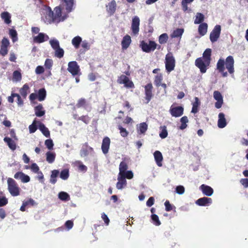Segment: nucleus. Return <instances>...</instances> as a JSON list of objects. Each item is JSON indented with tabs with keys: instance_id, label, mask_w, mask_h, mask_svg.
Segmentation results:
<instances>
[{
	"instance_id": "obj_31",
	"label": "nucleus",
	"mask_w": 248,
	"mask_h": 248,
	"mask_svg": "<svg viewBox=\"0 0 248 248\" xmlns=\"http://www.w3.org/2000/svg\"><path fill=\"white\" fill-rule=\"evenodd\" d=\"M0 16L2 19L4 20L6 24H9L11 23V16L8 12H3L1 13Z\"/></svg>"
},
{
	"instance_id": "obj_41",
	"label": "nucleus",
	"mask_w": 248,
	"mask_h": 248,
	"mask_svg": "<svg viewBox=\"0 0 248 248\" xmlns=\"http://www.w3.org/2000/svg\"><path fill=\"white\" fill-rule=\"evenodd\" d=\"M188 120L187 116H183L180 119V122L181 124L180 126V129L184 130L187 127L186 123H188Z\"/></svg>"
},
{
	"instance_id": "obj_40",
	"label": "nucleus",
	"mask_w": 248,
	"mask_h": 248,
	"mask_svg": "<svg viewBox=\"0 0 248 248\" xmlns=\"http://www.w3.org/2000/svg\"><path fill=\"white\" fill-rule=\"evenodd\" d=\"M225 61L223 59H219L217 64V69L219 72H223L225 70Z\"/></svg>"
},
{
	"instance_id": "obj_27",
	"label": "nucleus",
	"mask_w": 248,
	"mask_h": 248,
	"mask_svg": "<svg viewBox=\"0 0 248 248\" xmlns=\"http://www.w3.org/2000/svg\"><path fill=\"white\" fill-rule=\"evenodd\" d=\"M35 114L37 117H42L45 114V110L43 109L42 104H39L34 108Z\"/></svg>"
},
{
	"instance_id": "obj_16",
	"label": "nucleus",
	"mask_w": 248,
	"mask_h": 248,
	"mask_svg": "<svg viewBox=\"0 0 248 248\" xmlns=\"http://www.w3.org/2000/svg\"><path fill=\"white\" fill-rule=\"evenodd\" d=\"M45 22L50 24L52 22L57 21L55 16L54 13L51 10L50 7H48V10L46 12Z\"/></svg>"
},
{
	"instance_id": "obj_25",
	"label": "nucleus",
	"mask_w": 248,
	"mask_h": 248,
	"mask_svg": "<svg viewBox=\"0 0 248 248\" xmlns=\"http://www.w3.org/2000/svg\"><path fill=\"white\" fill-rule=\"evenodd\" d=\"M128 160L124 158L123 160L121 162L119 165V174H121L125 171L128 169Z\"/></svg>"
},
{
	"instance_id": "obj_35",
	"label": "nucleus",
	"mask_w": 248,
	"mask_h": 248,
	"mask_svg": "<svg viewBox=\"0 0 248 248\" xmlns=\"http://www.w3.org/2000/svg\"><path fill=\"white\" fill-rule=\"evenodd\" d=\"M211 49L210 48H207L203 52L202 57H200L203 60L208 61L211 62Z\"/></svg>"
},
{
	"instance_id": "obj_33",
	"label": "nucleus",
	"mask_w": 248,
	"mask_h": 248,
	"mask_svg": "<svg viewBox=\"0 0 248 248\" xmlns=\"http://www.w3.org/2000/svg\"><path fill=\"white\" fill-rule=\"evenodd\" d=\"M195 101L192 103V108L191 112L193 113H196L198 112L199 107L200 105V101L197 97H195Z\"/></svg>"
},
{
	"instance_id": "obj_47",
	"label": "nucleus",
	"mask_w": 248,
	"mask_h": 248,
	"mask_svg": "<svg viewBox=\"0 0 248 248\" xmlns=\"http://www.w3.org/2000/svg\"><path fill=\"white\" fill-rule=\"evenodd\" d=\"M160 128L161 129V132L159 133V136L161 139H165L168 136V131L167 127L165 125L160 126Z\"/></svg>"
},
{
	"instance_id": "obj_28",
	"label": "nucleus",
	"mask_w": 248,
	"mask_h": 248,
	"mask_svg": "<svg viewBox=\"0 0 248 248\" xmlns=\"http://www.w3.org/2000/svg\"><path fill=\"white\" fill-rule=\"evenodd\" d=\"M39 124V129L42 132L43 134L46 138H49L50 137V132L48 129L46 127L44 124L43 123L38 122Z\"/></svg>"
},
{
	"instance_id": "obj_48",
	"label": "nucleus",
	"mask_w": 248,
	"mask_h": 248,
	"mask_svg": "<svg viewBox=\"0 0 248 248\" xmlns=\"http://www.w3.org/2000/svg\"><path fill=\"white\" fill-rule=\"evenodd\" d=\"M163 80L162 75L160 74H158L155 77L154 83L156 86L159 87L160 86L161 82Z\"/></svg>"
},
{
	"instance_id": "obj_24",
	"label": "nucleus",
	"mask_w": 248,
	"mask_h": 248,
	"mask_svg": "<svg viewBox=\"0 0 248 248\" xmlns=\"http://www.w3.org/2000/svg\"><path fill=\"white\" fill-rule=\"evenodd\" d=\"M227 123L225 118V115L223 113H219L218 114V120L217 122L218 126L222 128L226 126Z\"/></svg>"
},
{
	"instance_id": "obj_29",
	"label": "nucleus",
	"mask_w": 248,
	"mask_h": 248,
	"mask_svg": "<svg viewBox=\"0 0 248 248\" xmlns=\"http://www.w3.org/2000/svg\"><path fill=\"white\" fill-rule=\"evenodd\" d=\"M208 29V25L206 23H202L199 26L198 32L201 36L204 35L207 31Z\"/></svg>"
},
{
	"instance_id": "obj_62",
	"label": "nucleus",
	"mask_w": 248,
	"mask_h": 248,
	"mask_svg": "<svg viewBox=\"0 0 248 248\" xmlns=\"http://www.w3.org/2000/svg\"><path fill=\"white\" fill-rule=\"evenodd\" d=\"M13 96H15L17 98V103L18 105L21 106L23 104V101L21 99V96L19 94L16 93H13Z\"/></svg>"
},
{
	"instance_id": "obj_30",
	"label": "nucleus",
	"mask_w": 248,
	"mask_h": 248,
	"mask_svg": "<svg viewBox=\"0 0 248 248\" xmlns=\"http://www.w3.org/2000/svg\"><path fill=\"white\" fill-rule=\"evenodd\" d=\"M30 92V87L27 84H25L20 89L19 93L21 96L26 98L28 93Z\"/></svg>"
},
{
	"instance_id": "obj_21",
	"label": "nucleus",
	"mask_w": 248,
	"mask_h": 248,
	"mask_svg": "<svg viewBox=\"0 0 248 248\" xmlns=\"http://www.w3.org/2000/svg\"><path fill=\"white\" fill-rule=\"evenodd\" d=\"M200 188L202 193L207 196H211L214 192L213 189L211 187L204 184L202 185Z\"/></svg>"
},
{
	"instance_id": "obj_63",
	"label": "nucleus",
	"mask_w": 248,
	"mask_h": 248,
	"mask_svg": "<svg viewBox=\"0 0 248 248\" xmlns=\"http://www.w3.org/2000/svg\"><path fill=\"white\" fill-rule=\"evenodd\" d=\"M164 205L165 206V210L167 212L170 211L172 210L173 206L170 203V202L169 201H166Z\"/></svg>"
},
{
	"instance_id": "obj_32",
	"label": "nucleus",
	"mask_w": 248,
	"mask_h": 248,
	"mask_svg": "<svg viewBox=\"0 0 248 248\" xmlns=\"http://www.w3.org/2000/svg\"><path fill=\"white\" fill-rule=\"evenodd\" d=\"M59 174V171L57 170H54L51 171L49 182L52 184H55L57 182V177Z\"/></svg>"
},
{
	"instance_id": "obj_44",
	"label": "nucleus",
	"mask_w": 248,
	"mask_h": 248,
	"mask_svg": "<svg viewBox=\"0 0 248 248\" xmlns=\"http://www.w3.org/2000/svg\"><path fill=\"white\" fill-rule=\"evenodd\" d=\"M148 125L146 123H142L140 124L139 127V133L140 134H145L147 130Z\"/></svg>"
},
{
	"instance_id": "obj_1",
	"label": "nucleus",
	"mask_w": 248,
	"mask_h": 248,
	"mask_svg": "<svg viewBox=\"0 0 248 248\" xmlns=\"http://www.w3.org/2000/svg\"><path fill=\"white\" fill-rule=\"evenodd\" d=\"M7 185L8 190L12 196L16 197L20 195L21 189L14 179L12 178H8Z\"/></svg>"
},
{
	"instance_id": "obj_64",
	"label": "nucleus",
	"mask_w": 248,
	"mask_h": 248,
	"mask_svg": "<svg viewBox=\"0 0 248 248\" xmlns=\"http://www.w3.org/2000/svg\"><path fill=\"white\" fill-rule=\"evenodd\" d=\"M9 45H10V43H9V40L7 38H6L4 37L2 39L1 46H3V47H6L8 48V47L9 46Z\"/></svg>"
},
{
	"instance_id": "obj_43",
	"label": "nucleus",
	"mask_w": 248,
	"mask_h": 248,
	"mask_svg": "<svg viewBox=\"0 0 248 248\" xmlns=\"http://www.w3.org/2000/svg\"><path fill=\"white\" fill-rule=\"evenodd\" d=\"M58 196L59 198L62 201H67L70 200L69 194L65 192H60Z\"/></svg>"
},
{
	"instance_id": "obj_10",
	"label": "nucleus",
	"mask_w": 248,
	"mask_h": 248,
	"mask_svg": "<svg viewBox=\"0 0 248 248\" xmlns=\"http://www.w3.org/2000/svg\"><path fill=\"white\" fill-rule=\"evenodd\" d=\"M234 59L232 56H229L226 59L225 64L230 74L234 73Z\"/></svg>"
},
{
	"instance_id": "obj_39",
	"label": "nucleus",
	"mask_w": 248,
	"mask_h": 248,
	"mask_svg": "<svg viewBox=\"0 0 248 248\" xmlns=\"http://www.w3.org/2000/svg\"><path fill=\"white\" fill-rule=\"evenodd\" d=\"M82 42V39L79 36H77L72 40V44L76 48H78L80 43Z\"/></svg>"
},
{
	"instance_id": "obj_17",
	"label": "nucleus",
	"mask_w": 248,
	"mask_h": 248,
	"mask_svg": "<svg viewBox=\"0 0 248 248\" xmlns=\"http://www.w3.org/2000/svg\"><path fill=\"white\" fill-rule=\"evenodd\" d=\"M212 202V200L210 198L202 197L198 199L195 203L196 204L201 206H208Z\"/></svg>"
},
{
	"instance_id": "obj_37",
	"label": "nucleus",
	"mask_w": 248,
	"mask_h": 248,
	"mask_svg": "<svg viewBox=\"0 0 248 248\" xmlns=\"http://www.w3.org/2000/svg\"><path fill=\"white\" fill-rule=\"evenodd\" d=\"M184 30L183 29H177L176 30L173 31L172 33L170 35V37L173 38H181L183 33H184Z\"/></svg>"
},
{
	"instance_id": "obj_53",
	"label": "nucleus",
	"mask_w": 248,
	"mask_h": 248,
	"mask_svg": "<svg viewBox=\"0 0 248 248\" xmlns=\"http://www.w3.org/2000/svg\"><path fill=\"white\" fill-rule=\"evenodd\" d=\"M120 175L124 176L125 179L127 178L128 179H131L133 177V173L131 170L125 171Z\"/></svg>"
},
{
	"instance_id": "obj_18",
	"label": "nucleus",
	"mask_w": 248,
	"mask_h": 248,
	"mask_svg": "<svg viewBox=\"0 0 248 248\" xmlns=\"http://www.w3.org/2000/svg\"><path fill=\"white\" fill-rule=\"evenodd\" d=\"M76 107L78 108H83L88 111H90L91 108L87 100L83 98H81L78 100L76 104Z\"/></svg>"
},
{
	"instance_id": "obj_51",
	"label": "nucleus",
	"mask_w": 248,
	"mask_h": 248,
	"mask_svg": "<svg viewBox=\"0 0 248 248\" xmlns=\"http://www.w3.org/2000/svg\"><path fill=\"white\" fill-rule=\"evenodd\" d=\"M49 43L52 47V48L54 50L58 49V48L60 47L59 42L56 39H52L50 40Z\"/></svg>"
},
{
	"instance_id": "obj_52",
	"label": "nucleus",
	"mask_w": 248,
	"mask_h": 248,
	"mask_svg": "<svg viewBox=\"0 0 248 248\" xmlns=\"http://www.w3.org/2000/svg\"><path fill=\"white\" fill-rule=\"evenodd\" d=\"M151 217L153 223L155 225L159 226L161 224V222L159 220V217L157 215L155 214H152Z\"/></svg>"
},
{
	"instance_id": "obj_11",
	"label": "nucleus",
	"mask_w": 248,
	"mask_h": 248,
	"mask_svg": "<svg viewBox=\"0 0 248 248\" xmlns=\"http://www.w3.org/2000/svg\"><path fill=\"white\" fill-rule=\"evenodd\" d=\"M61 6L65 9L67 12L69 13L73 10L75 0H60Z\"/></svg>"
},
{
	"instance_id": "obj_26",
	"label": "nucleus",
	"mask_w": 248,
	"mask_h": 248,
	"mask_svg": "<svg viewBox=\"0 0 248 248\" xmlns=\"http://www.w3.org/2000/svg\"><path fill=\"white\" fill-rule=\"evenodd\" d=\"M131 42V37L128 35L124 36L122 41V46L123 49L127 48Z\"/></svg>"
},
{
	"instance_id": "obj_6",
	"label": "nucleus",
	"mask_w": 248,
	"mask_h": 248,
	"mask_svg": "<svg viewBox=\"0 0 248 248\" xmlns=\"http://www.w3.org/2000/svg\"><path fill=\"white\" fill-rule=\"evenodd\" d=\"M221 32V26L217 25L210 34V40L212 43H214L218 40Z\"/></svg>"
},
{
	"instance_id": "obj_38",
	"label": "nucleus",
	"mask_w": 248,
	"mask_h": 248,
	"mask_svg": "<svg viewBox=\"0 0 248 248\" xmlns=\"http://www.w3.org/2000/svg\"><path fill=\"white\" fill-rule=\"evenodd\" d=\"M56 154L54 153L47 152L46 153V160L49 163H52L55 161Z\"/></svg>"
},
{
	"instance_id": "obj_23",
	"label": "nucleus",
	"mask_w": 248,
	"mask_h": 248,
	"mask_svg": "<svg viewBox=\"0 0 248 248\" xmlns=\"http://www.w3.org/2000/svg\"><path fill=\"white\" fill-rule=\"evenodd\" d=\"M118 181L116 184V187L117 189H122L126 186L127 182L125 179L124 178V176L118 174Z\"/></svg>"
},
{
	"instance_id": "obj_22",
	"label": "nucleus",
	"mask_w": 248,
	"mask_h": 248,
	"mask_svg": "<svg viewBox=\"0 0 248 248\" xmlns=\"http://www.w3.org/2000/svg\"><path fill=\"white\" fill-rule=\"evenodd\" d=\"M154 156L157 165L159 167L162 166L163 156L159 151H156L154 153Z\"/></svg>"
},
{
	"instance_id": "obj_13",
	"label": "nucleus",
	"mask_w": 248,
	"mask_h": 248,
	"mask_svg": "<svg viewBox=\"0 0 248 248\" xmlns=\"http://www.w3.org/2000/svg\"><path fill=\"white\" fill-rule=\"evenodd\" d=\"M140 18L137 16H134L132 19L131 30L134 34L136 35L139 32Z\"/></svg>"
},
{
	"instance_id": "obj_42",
	"label": "nucleus",
	"mask_w": 248,
	"mask_h": 248,
	"mask_svg": "<svg viewBox=\"0 0 248 248\" xmlns=\"http://www.w3.org/2000/svg\"><path fill=\"white\" fill-rule=\"evenodd\" d=\"M204 15L200 13H198L196 16V18L194 20V23L195 24H201L204 20Z\"/></svg>"
},
{
	"instance_id": "obj_7",
	"label": "nucleus",
	"mask_w": 248,
	"mask_h": 248,
	"mask_svg": "<svg viewBox=\"0 0 248 248\" xmlns=\"http://www.w3.org/2000/svg\"><path fill=\"white\" fill-rule=\"evenodd\" d=\"M67 70L73 76L78 75L80 71L79 66L76 61L70 62L68 63Z\"/></svg>"
},
{
	"instance_id": "obj_2",
	"label": "nucleus",
	"mask_w": 248,
	"mask_h": 248,
	"mask_svg": "<svg viewBox=\"0 0 248 248\" xmlns=\"http://www.w3.org/2000/svg\"><path fill=\"white\" fill-rule=\"evenodd\" d=\"M140 46L143 52L150 53L156 48L157 45L154 41L149 40V43H147L143 40L140 42Z\"/></svg>"
},
{
	"instance_id": "obj_55",
	"label": "nucleus",
	"mask_w": 248,
	"mask_h": 248,
	"mask_svg": "<svg viewBox=\"0 0 248 248\" xmlns=\"http://www.w3.org/2000/svg\"><path fill=\"white\" fill-rule=\"evenodd\" d=\"M90 118L88 115H83L78 117V120H80L86 124H88L90 123Z\"/></svg>"
},
{
	"instance_id": "obj_56",
	"label": "nucleus",
	"mask_w": 248,
	"mask_h": 248,
	"mask_svg": "<svg viewBox=\"0 0 248 248\" xmlns=\"http://www.w3.org/2000/svg\"><path fill=\"white\" fill-rule=\"evenodd\" d=\"M13 77L16 81H20L22 77L20 72L17 70L15 71L13 73Z\"/></svg>"
},
{
	"instance_id": "obj_60",
	"label": "nucleus",
	"mask_w": 248,
	"mask_h": 248,
	"mask_svg": "<svg viewBox=\"0 0 248 248\" xmlns=\"http://www.w3.org/2000/svg\"><path fill=\"white\" fill-rule=\"evenodd\" d=\"M29 128L31 133H34L36 131L37 128L36 125V121L35 120L33 122L32 124L29 126Z\"/></svg>"
},
{
	"instance_id": "obj_49",
	"label": "nucleus",
	"mask_w": 248,
	"mask_h": 248,
	"mask_svg": "<svg viewBox=\"0 0 248 248\" xmlns=\"http://www.w3.org/2000/svg\"><path fill=\"white\" fill-rule=\"evenodd\" d=\"M55 14L54 16L58 21H60V18L62 16V9L60 7H57L54 9Z\"/></svg>"
},
{
	"instance_id": "obj_59",
	"label": "nucleus",
	"mask_w": 248,
	"mask_h": 248,
	"mask_svg": "<svg viewBox=\"0 0 248 248\" xmlns=\"http://www.w3.org/2000/svg\"><path fill=\"white\" fill-rule=\"evenodd\" d=\"M53 65V61L51 59H47L45 62V66L46 68L50 69Z\"/></svg>"
},
{
	"instance_id": "obj_14",
	"label": "nucleus",
	"mask_w": 248,
	"mask_h": 248,
	"mask_svg": "<svg viewBox=\"0 0 248 248\" xmlns=\"http://www.w3.org/2000/svg\"><path fill=\"white\" fill-rule=\"evenodd\" d=\"M93 152V149L89 146L88 143H85L80 151V155L82 157L87 156L90 153Z\"/></svg>"
},
{
	"instance_id": "obj_8",
	"label": "nucleus",
	"mask_w": 248,
	"mask_h": 248,
	"mask_svg": "<svg viewBox=\"0 0 248 248\" xmlns=\"http://www.w3.org/2000/svg\"><path fill=\"white\" fill-rule=\"evenodd\" d=\"M118 82L120 84H124L127 88H133L134 87L133 82L129 80V78L124 75H122L118 79Z\"/></svg>"
},
{
	"instance_id": "obj_5",
	"label": "nucleus",
	"mask_w": 248,
	"mask_h": 248,
	"mask_svg": "<svg viewBox=\"0 0 248 248\" xmlns=\"http://www.w3.org/2000/svg\"><path fill=\"white\" fill-rule=\"evenodd\" d=\"M153 86L151 82L148 83L144 86V98L146 100V104H148L151 101L152 97H153Z\"/></svg>"
},
{
	"instance_id": "obj_50",
	"label": "nucleus",
	"mask_w": 248,
	"mask_h": 248,
	"mask_svg": "<svg viewBox=\"0 0 248 248\" xmlns=\"http://www.w3.org/2000/svg\"><path fill=\"white\" fill-rule=\"evenodd\" d=\"M55 50V56L58 58H61L63 57L64 55V50L62 48H61L60 47L58 48V49H54Z\"/></svg>"
},
{
	"instance_id": "obj_61",
	"label": "nucleus",
	"mask_w": 248,
	"mask_h": 248,
	"mask_svg": "<svg viewBox=\"0 0 248 248\" xmlns=\"http://www.w3.org/2000/svg\"><path fill=\"white\" fill-rule=\"evenodd\" d=\"M30 169L34 173H38V172L40 171L39 167L35 163H33L31 165V166H30Z\"/></svg>"
},
{
	"instance_id": "obj_19",
	"label": "nucleus",
	"mask_w": 248,
	"mask_h": 248,
	"mask_svg": "<svg viewBox=\"0 0 248 248\" xmlns=\"http://www.w3.org/2000/svg\"><path fill=\"white\" fill-rule=\"evenodd\" d=\"M116 5V2L115 0H111L108 5H106V10L110 16L113 15L115 12Z\"/></svg>"
},
{
	"instance_id": "obj_54",
	"label": "nucleus",
	"mask_w": 248,
	"mask_h": 248,
	"mask_svg": "<svg viewBox=\"0 0 248 248\" xmlns=\"http://www.w3.org/2000/svg\"><path fill=\"white\" fill-rule=\"evenodd\" d=\"M9 35L12 39L13 42H15L17 40V32L15 30L10 29L9 31Z\"/></svg>"
},
{
	"instance_id": "obj_46",
	"label": "nucleus",
	"mask_w": 248,
	"mask_h": 248,
	"mask_svg": "<svg viewBox=\"0 0 248 248\" xmlns=\"http://www.w3.org/2000/svg\"><path fill=\"white\" fill-rule=\"evenodd\" d=\"M168 38V34L164 33L159 36L158 41L160 44H164L167 43Z\"/></svg>"
},
{
	"instance_id": "obj_34",
	"label": "nucleus",
	"mask_w": 248,
	"mask_h": 248,
	"mask_svg": "<svg viewBox=\"0 0 248 248\" xmlns=\"http://www.w3.org/2000/svg\"><path fill=\"white\" fill-rule=\"evenodd\" d=\"M4 141L5 142L9 147L12 150H15L16 149V144L15 141L9 137H5L4 138Z\"/></svg>"
},
{
	"instance_id": "obj_58",
	"label": "nucleus",
	"mask_w": 248,
	"mask_h": 248,
	"mask_svg": "<svg viewBox=\"0 0 248 248\" xmlns=\"http://www.w3.org/2000/svg\"><path fill=\"white\" fill-rule=\"evenodd\" d=\"M119 129L120 130V134L123 137H126L128 136V132L125 128L121 126H119Z\"/></svg>"
},
{
	"instance_id": "obj_4",
	"label": "nucleus",
	"mask_w": 248,
	"mask_h": 248,
	"mask_svg": "<svg viewBox=\"0 0 248 248\" xmlns=\"http://www.w3.org/2000/svg\"><path fill=\"white\" fill-rule=\"evenodd\" d=\"M175 59L171 54H168L165 58V67L168 73L174 70L175 67Z\"/></svg>"
},
{
	"instance_id": "obj_20",
	"label": "nucleus",
	"mask_w": 248,
	"mask_h": 248,
	"mask_svg": "<svg viewBox=\"0 0 248 248\" xmlns=\"http://www.w3.org/2000/svg\"><path fill=\"white\" fill-rule=\"evenodd\" d=\"M49 39L48 35L44 33H39L38 35L33 37V42L36 43H42Z\"/></svg>"
},
{
	"instance_id": "obj_12",
	"label": "nucleus",
	"mask_w": 248,
	"mask_h": 248,
	"mask_svg": "<svg viewBox=\"0 0 248 248\" xmlns=\"http://www.w3.org/2000/svg\"><path fill=\"white\" fill-rule=\"evenodd\" d=\"M213 97L214 99L217 100L215 103V107L217 108H219L221 107L223 103V96L221 93L218 91H215L213 93Z\"/></svg>"
},
{
	"instance_id": "obj_45",
	"label": "nucleus",
	"mask_w": 248,
	"mask_h": 248,
	"mask_svg": "<svg viewBox=\"0 0 248 248\" xmlns=\"http://www.w3.org/2000/svg\"><path fill=\"white\" fill-rule=\"evenodd\" d=\"M60 176L62 180H67L69 177V170L68 169H64L62 170L60 173Z\"/></svg>"
},
{
	"instance_id": "obj_9",
	"label": "nucleus",
	"mask_w": 248,
	"mask_h": 248,
	"mask_svg": "<svg viewBox=\"0 0 248 248\" xmlns=\"http://www.w3.org/2000/svg\"><path fill=\"white\" fill-rule=\"evenodd\" d=\"M170 112L172 116L179 117L184 113V108L182 106L174 107L171 106L170 109Z\"/></svg>"
},
{
	"instance_id": "obj_15",
	"label": "nucleus",
	"mask_w": 248,
	"mask_h": 248,
	"mask_svg": "<svg viewBox=\"0 0 248 248\" xmlns=\"http://www.w3.org/2000/svg\"><path fill=\"white\" fill-rule=\"evenodd\" d=\"M110 144V140L108 137H105L102 140L101 149L104 154L108 153Z\"/></svg>"
},
{
	"instance_id": "obj_36",
	"label": "nucleus",
	"mask_w": 248,
	"mask_h": 248,
	"mask_svg": "<svg viewBox=\"0 0 248 248\" xmlns=\"http://www.w3.org/2000/svg\"><path fill=\"white\" fill-rule=\"evenodd\" d=\"M37 97L39 101H44L46 97V91L45 88H42L39 90Z\"/></svg>"
},
{
	"instance_id": "obj_57",
	"label": "nucleus",
	"mask_w": 248,
	"mask_h": 248,
	"mask_svg": "<svg viewBox=\"0 0 248 248\" xmlns=\"http://www.w3.org/2000/svg\"><path fill=\"white\" fill-rule=\"evenodd\" d=\"M45 144L49 150H51L53 149L54 144L52 140L48 139L46 140Z\"/></svg>"
},
{
	"instance_id": "obj_3",
	"label": "nucleus",
	"mask_w": 248,
	"mask_h": 248,
	"mask_svg": "<svg viewBox=\"0 0 248 248\" xmlns=\"http://www.w3.org/2000/svg\"><path fill=\"white\" fill-rule=\"evenodd\" d=\"M195 65L199 68L201 73H206L207 69L209 67L210 62L203 60L201 58H198L195 60Z\"/></svg>"
}]
</instances>
